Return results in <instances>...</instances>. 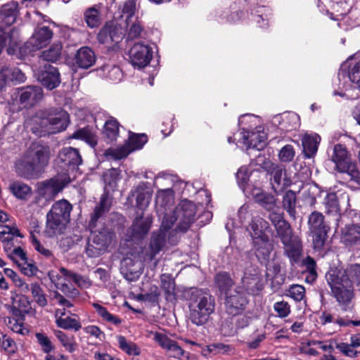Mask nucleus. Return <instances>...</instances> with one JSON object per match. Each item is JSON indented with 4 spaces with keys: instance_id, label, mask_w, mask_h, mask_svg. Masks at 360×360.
I'll return each mask as SVG.
<instances>
[{
    "instance_id": "nucleus-1",
    "label": "nucleus",
    "mask_w": 360,
    "mask_h": 360,
    "mask_svg": "<svg viewBox=\"0 0 360 360\" xmlns=\"http://www.w3.org/2000/svg\"><path fill=\"white\" fill-rule=\"evenodd\" d=\"M174 193L169 188L160 189L156 195L155 208L160 219L162 220L160 231L158 233H153L149 247L146 251V259L153 260L155 255L160 252L165 243V231L170 229L173 224V221H168L170 214V206L173 204Z\"/></svg>"
},
{
    "instance_id": "nucleus-2",
    "label": "nucleus",
    "mask_w": 360,
    "mask_h": 360,
    "mask_svg": "<svg viewBox=\"0 0 360 360\" xmlns=\"http://www.w3.org/2000/svg\"><path fill=\"white\" fill-rule=\"evenodd\" d=\"M69 121L68 112L61 108H51L39 112L25 121V127L39 136L56 134L66 129Z\"/></svg>"
},
{
    "instance_id": "nucleus-3",
    "label": "nucleus",
    "mask_w": 360,
    "mask_h": 360,
    "mask_svg": "<svg viewBox=\"0 0 360 360\" xmlns=\"http://www.w3.org/2000/svg\"><path fill=\"white\" fill-rule=\"evenodd\" d=\"M49 159L50 149L48 146L33 144L27 156L16 163V172L26 179L37 178L44 171Z\"/></svg>"
},
{
    "instance_id": "nucleus-4",
    "label": "nucleus",
    "mask_w": 360,
    "mask_h": 360,
    "mask_svg": "<svg viewBox=\"0 0 360 360\" xmlns=\"http://www.w3.org/2000/svg\"><path fill=\"white\" fill-rule=\"evenodd\" d=\"M269 219L275 226L278 236L284 245L285 254L291 260L297 262L301 255L302 245L299 237L293 236L290 226L281 214L271 212Z\"/></svg>"
},
{
    "instance_id": "nucleus-5",
    "label": "nucleus",
    "mask_w": 360,
    "mask_h": 360,
    "mask_svg": "<svg viewBox=\"0 0 360 360\" xmlns=\"http://www.w3.org/2000/svg\"><path fill=\"white\" fill-rule=\"evenodd\" d=\"M214 297L208 292L195 289L189 298L190 319L192 323L200 326L205 323L214 311Z\"/></svg>"
},
{
    "instance_id": "nucleus-6",
    "label": "nucleus",
    "mask_w": 360,
    "mask_h": 360,
    "mask_svg": "<svg viewBox=\"0 0 360 360\" xmlns=\"http://www.w3.org/2000/svg\"><path fill=\"white\" fill-rule=\"evenodd\" d=\"M326 278L342 309H349V304L354 297V288L351 281L341 277L338 268H330L326 274Z\"/></svg>"
},
{
    "instance_id": "nucleus-7",
    "label": "nucleus",
    "mask_w": 360,
    "mask_h": 360,
    "mask_svg": "<svg viewBox=\"0 0 360 360\" xmlns=\"http://www.w3.org/2000/svg\"><path fill=\"white\" fill-rule=\"evenodd\" d=\"M332 160L335 162L338 172L346 173L351 180L360 184V172L356 165L350 162L345 147L340 144L335 145L333 148Z\"/></svg>"
},
{
    "instance_id": "nucleus-8",
    "label": "nucleus",
    "mask_w": 360,
    "mask_h": 360,
    "mask_svg": "<svg viewBox=\"0 0 360 360\" xmlns=\"http://www.w3.org/2000/svg\"><path fill=\"white\" fill-rule=\"evenodd\" d=\"M196 205L188 200H181L168 221L177 222V229L185 232L195 219Z\"/></svg>"
},
{
    "instance_id": "nucleus-9",
    "label": "nucleus",
    "mask_w": 360,
    "mask_h": 360,
    "mask_svg": "<svg viewBox=\"0 0 360 360\" xmlns=\"http://www.w3.org/2000/svg\"><path fill=\"white\" fill-rule=\"evenodd\" d=\"M70 175L64 174L44 181L37 185L38 195L46 200H51L70 181Z\"/></svg>"
},
{
    "instance_id": "nucleus-10",
    "label": "nucleus",
    "mask_w": 360,
    "mask_h": 360,
    "mask_svg": "<svg viewBox=\"0 0 360 360\" xmlns=\"http://www.w3.org/2000/svg\"><path fill=\"white\" fill-rule=\"evenodd\" d=\"M308 225L314 248H321L324 245L328 231L324 223V217L320 212H312L309 217Z\"/></svg>"
},
{
    "instance_id": "nucleus-11",
    "label": "nucleus",
    "mask_w": 360,
    "mask_h": 360,
    "mask_svg": "<svg viewBox=\"0 0 360 360\" xmlns=\"http://www.w3.org/2000/svg\"><path fill=\"white\" fill-rule=\"evenodd\" d=\"M248 302L246 294L240 288L226 292L225 307L226 312L232 316L240 314Z\"/></svg>"
},
{
    "instance_id": "nucleus-12",
    "label": "nucleus",
    "mask_w": 360,
    "mask_h": 360,
    "mask_svg": "<svg viewBox=\"0 0 360 360\" xmlns=\"http://www.w3.org/2000/svg\"><path fill=\"white\" fill-rule=\"evenodd\" d=\"M146 141L145 134H133L130 136L127 144L116 148H109L106 151V155L114 159L120 160L126 158L132 151L141 149Z\"/></svg>"
},
{
    "instance_id": "nucleus-13",
    "label": "nucleus",
    "mask_w": 360,
    "mask_h": 360,
    "mask_svg": "<svg viewBox=\"0 0 360 360\" xmlns=\"http://www.w3.org/2000/svg\"><path fill=\"white\" fill-rule=\"evenodd\" d=\"M57 164L62 169L67 172L69 175L70 172H74L82 163V158L79 151L72 147L63 148L58 153Z\"/></svg>"
},
{
    "instance_id": "nucleus-14",
    "label": "nucleus",
    "mask_w": 360,
    "mask_h": 360,
    "mask_svg": "<svg viewBox=\"0 0 360 360\" xmlns=\"http://www.w3.org/2000/svg\"><path fill=\"white\" fill-rule=\"evenodd\" d=\"M152 49L142 43L135 44L129 51L130 62L139 68L146 67L152 58Z\"/></svg>"
},
{
    "instance_id": "nucleus-15",
    "label": "nucleus",
    "mask_w": 360,
    "mask_h": 360,
    "mask_svg": "<svg viewBox=\"0 0 360 360\" xmlns=\"http://www.w3.org/2000/svg\"><path fill=\"white\" fill-rule=\"evenodd\" d=\"M151 224L152 218L150 216L136 217L127 230L125 240L129 241L143 238L148 233Z\"/></svg>"
},
{
    "instance_id": "nucleus-16",
    "label": "nucleus",
    "mask_w": 360,
    "mask_h": 360,
    "mask_svg": "<svg viewBox=\"0 0 360 360\" xmlns=\"http://www.w3.org/2000/svg\"><path fill=\"white\" fill-rule=\"evenodd\" d=\"M348 70V77L352 84V88L360 91V54L356 53L351 56L341 66V73Z\"/></svg>"
},
{
    "instance_id": "nucleus-17",
    "label": "nucleus",
    "mask_w": 360,
    "mask_h": 360,
    "mask_svg": "<svg viewBox=\"0 0 360 360\" xmlns=\"http://www.w3.org/2000/svg\"><path fill=\"white\" fill-rule=\"evenodd\" d=\"M20 103L25 108L37 104L43 97L42 89L38 86H27L18 89Z\"/></svg>"
},
{
    "instance_id": "nucleus-18",
    "label": "nucleus",
    "mask_w": 360,
    "mask_h": 360,
    "mask_svg": "<svg viewBox=\"0 0 360 360\" xmlns=\"http://www.w3.org/2000/svg\"><path fill=\"white\" fill-rule=\"evenodd\" d=\"M241 136V142L247 146L248 149L250 148H257L260 150L266 145V134L261 127L257 128L254 131H242L240 132Z\"/></svg>"
},
{
    "instance_id": "nucleus-19",
    "label": "nucleus",
    "mask_w": 360,
    "mask_h": 360,
    "mask_svg": "<svg viewBox=\"0 0 360 360\" xmlns=\"http://www.w3.org/2000/svg\"><path fill=\"white\" fill-rule=\"evenodd\" d=\"M38 80L49 90L57 87L60 82L58 70L49 64H44V69L39 70Z\"/></svg>"
},
{
    "instance_id": "nucleus-20",
    "label": "nucleus",
    "mask_w": 360,
    "mask_h": 360,
    "mask_svg": "<svg viewBox=\"0 0 360 360\" xmlns=\"http://www.w3.org/2000/svg\"><path fill=\"white\" fill-rule=\"evenodd\" d=\"M154 340L165 350L170 357L181 359L184 355V350L177 343L169 338L165 334L161 333H155Z\"/></svg>"
},
{
    "instance_id": "nucleus-21",
    "label": "nucleus",
    "mask_w": 360,
    "mask_h": 360,
    "mask_svg": "<svg viewBox=\"0 0 360 360\" xmlns=\"http://www.w3.org/2000/svg\"><path fill=\"white\" fill-rule=\"evenodd\" d=\"M256 164L260 165L266 170H272L273 180L277 185L285 186L287 185L285 170L278 166L274 165L270 161L265 160L264 157L259 155L256 159Z\"/></svg>"
},
{
    "instance_id": "nucleus-22",
    "label": "nucleus",
    "mask_w": 360,
    "mask_h": 360,
    "mask_svg": "<svg viewBox=\"0 0 360 360\" xmlns=\"http://www.w3.org/2000/svg\"><path fill=\"white\" fill-rule=\"evenodd\" d=\"M124 36L122 28L117 27L113 22H108L98 34V39L101 43L110 41L118 42Z\"/></svg>"
},
{
    "instance_id": "nucleus-23",
    "label": "nucleus",
    "mask_w": 360,
    "mask_h": 360,
    "mask_svg": "<svg viewBox=\"0 0 360 360\" xmlns=\"http://www.w3.org/2000/svg\"><path fill=\"white\" fill-rule=\"evenodd\" d=\"M68 223V221L47 213L44 233L49 238L56 237L64 233Z\"/></svg>"
},
{
    "instance_id": "nucleus-24",
    "label": "nucleus",
    "mask_w": 360,
    "mask_h": 360,
    "mask_svg": "<svg viewBox=\"0 0 360 360\" xmlns=\"http://www.w3.org/2000/svg\"><path fill=\"white\" fill-rule=\"evenodd\" d=\"M52 35V32L47 27L37 29L27 41V46H31L32 51L41 49L50 41Z\"/></svg>"
},
{
    "instance_id": "nucleus-25",
    "label": "nucleus",
    "mask_w": 360,
    "mask_h": 360,
    "mask_svg": "<svg viewBox=\"0 0 360 360\" xmlns=\"http://www.w3.org/2000/svg\"><path fill=\"white\" fill-rule=\"evenodd\" d=\"M142 264L131 257H126L121 262L120 271L129 281L137 279L141 274Z\"/></svg>"
},
{
    "instance_id": "nucleus-26",
    "label": "nucleus",
    "mask_w": 360,
    "mask_h": 360,
    "mask_svg": "<svg viewBox=\"0 0 360 360\" xmlns=\"http://www.w3.org/2000/svg\"><path fill=\"white\" fill-rule=\"evenodd\" d=\"M252 240L253 248L257 257L259 259L266 260L273 250V245L268 236H255Z\"/></svg>"
},
{
    "instance_id": "nucleus-27",
    "label": "nucleus",
    "mask_w": 360,
    "mask_h": 360,
    "mask_svg": "<svg viewBox=\"0 0 360 360\" xmlns=\"http://www.w3.org/2000/svg\"><path fill=\"white\" fill-rule=\"evenodd\" d=\"M341 241L347 247L360 245V226L351 224L342 229Z\"/></svg>"
},
{
    "instance_id": "nucleus-28",
    "label": "nucleus",
    "mask_w": 360,
    "mask_h": 360,
    "mask_svg": "<svg viewBox=\"0 0 360 360\" xmlns=\"http://www.w3.org/2000/svg\"><path fill=\"white\" fill-rule=\"evenodd\" d=\"M18 4L11 1L1 6L0 8V19L2 23L7 26L14 24L18 16Z\"/></svg>"
},
{
    "instance_id": "nucleus-29",
    "label": "nucleus",
    "mask_w": 360,
    "mask_h": 360,
    "mask_svg": "<svg viewBox=\"0 0 360 360\" xmlns=\"http://www.w3.org/2000/svg\"><path fill=\"white\" fill-rule=\"evenodd\" d=\"M75 60L78 67L87 69L95 63L96 56L90 48L82 47L77 51Z\"/></svg>"
},
{
    "instance_id": "nucleus-30",
    "label": "nucleus",
    "mask_w": 360,
    "mask_h": 360,
    "mask_svg": "<svg viewBox=\"0 0 360 360\" xmlns=\"http://www.w3.org/2000/svg\"><path fill=\"white\" fill-rule=\"evenodd\" d=\"M318 6L321 11L326 10L329 12L330 10L333 12L331 15L336 13L337 16H342L348 10L347 3L343 0H318Z\"/></svg>"
},
{
    "instance_id": "nucleus-31",
    "label": "nucleus",
    "mask_w": 360,
    "mask_h": 360,
    "mask_svg": "<svg viewBox=\"0 0 360 360\" xmlns=\"http://www.w3.org/2000/svg\"><path fill=\"white\" fill-rule=\"evenodd\" d=\"M71 210V204L66 200H60L52 205L51 210L48 213L52 214V215L60 219H62L70 221Z\"/></svg>"
},
{
    "instance_id": "nucleus-32",
    "label": "nucleus",
    "mask_w": 360,
    "mask_h": 360,
    "mask_svg": "<svg viewBox=\"0 0 360 360\" xmlns=\"http://www.w3.org/2000/svg\"><path fill=\"white\" fill-rule=\"evenodd\" d=\"M321 137L317 134H305L302 139L303 150L307 158H311L317 151Z\"/></svg>"
},
{
    "instance_id": "nucleus-33",
    "label": "nucleus",
    "mask_w": 360,
    "mask_h": 360,
    "mask_svg": "<svg viewBox=\"0 0 360 360\" xmlns=\"http://www.w3.org/2000/svg\"><path fill=\"white\" fill-rule=\"evenodd\" d=\"M255 177L260 179V173L258 171L250 170L248 167L243 166L239 168L236 173V179L239 187L243 191L250 185L248 184L250 178Z\"/></svg>"
},
{
    "instance_id": "nucleus-34",
    "label": "nucleus",
    "mask_w": 360,
    "mask_h": 360,
    "mask_svg": "<svg viewBox=\"0 0 360 360\" xmlns=\"http://www.w3.org/2000/svg\"><path fill=\"white\" fill-rule=\"evenodd\" d=\"M269 224L267 221L264 220L262 218L256 216L252 217L251 222L247 227V230L249 232L252 239L255 238V236H262L266 235L264 231L268 229Z\"/></svg>"
},
{
    "instance_id": "nucleus-35",
    "label": "nucleus",
    "mask_w": 360,
    "mask_h": 360,
    "mask_svg": "<svg viewBox=\"0 0 360 360\" xmlns=\"http://www.w3.org/2000/svg\"><path fill=\"white\" fill-rule=\"evenodd\" d=\"M60 271L63 273V276L68 279L69 283L73 282L77 287L82 289L89 288L92 285L91 281L86 276L76 274L63 267H61Z\"/></svg>"
},
{
    "instance_id": "nucleus-36",
    "label": "nucleus",
    "mask_w": 360,
    "mask_h": 360,
    "mask_svg": "<svg viewBox=\"0 0 360 360\" xmlns=\"http://www.w3.org/2000/svg\"><path fill=\"white\" fill-rule=\"evenodd\" d=\"M125 21L128 28L127 34L128 39H134L142 36L144 32V26L139 18L126 19Z\"/></svg>"
},
{
    "instance_id": "nucleus-37",
    "label": "nucleus",
    "mask_w": 360,
    "mask_h": 360,
    "mask_svg": "<svg viewBox=\"0 0 360 360\" xmlns=\"http://www.w3.org/2000/svg\"><path fill=\"white\" fill-rule=\"evenodd\" d=\"M338 271L341 277L349 279L352 285L356 284L360 286V264H350L345 269H338Z\"/></svg>"
},
{
    "instance_id": "nucleus-38",
    "label": "nucleus",
    "mask_w": 360,
    "mask_h": 360,
    "mask_svg": "<svg viewBox=\"0 0 360 360\" xmlns=\"http://www.w3.org/2000/svg\"><path fill=\"white\" fill-rule=\"evenodd\" d=\"M133 195L136 198L137 207L144 210L148 206L152 194L149 191L139 186L134 191Z\"/></svg>"
},
{
    "instance_id": "nucleus-39",
    "label": "nucleus",
    "mask_w": 360,
    "mask_h": 360,
    "mask_svg": "<svg viewBox=\"0 0 360 360\" xmlns=\"http://www.w3.org/2000/svg\"><path fill=\"white\" fill-rule=\"evenodd\" d=\"M113 237V233L108 229H103L102 231L94 233L93 243L96 245H98L100 248L105 250L110 244Z\"/></svg>"
},
{
    "instance_id": "nucleus-40",
    "label": "nucleus",
    "mask_w": 360,
    "mask_h": 360,
    "mask_svg": "<svg viewBox=\"0 0 360 360\" xmlns=\"http://www.w3.org/2000/svg\"><path fill=\"white\" fill-rule=\"evenodd\" d=\"M54 335L63 345V347L69 352H74L77 350L78 345L74 336L68 335L61 330H55Z\"/></svg>"
},
{
    "instance_id": "nucleus-41",
    "label": "nucleus",
    "mask_w": 360,
    "mask_h": 360,
    "mask_svg": "<svg viewBox=\"0 0 360 360\" xmlns=\"http://www.w3.org/2000/svg\"><path fill=\"white\" fill-rule=\"evenodd\" d=\"M100 75L112 82L122 80L123 74L121 69L116 65H105L101 69Z\"/></svg>"
},
{
    "instance_id": "nucleus-42",
    "label": "nucleus",
    "mask_w": 360,
    "mask_h": 360,
    "mask_svg": "<svg viewBox=\"0 0 360 360\" xmlns=\"http://www.w3.org/2000/svg\"><path fill=\"white\" fill-rule=\"evenodd\" d=\"M119 348L129 355L137 356L140 354V349L137 345L128 341L124 336L118 335L116 337Z\"/></svg>"
},
{
    "instance_id": "nucleus-43",
    "label": "nucleus",
    "mask_w": 360,
    "mask_h": 360,
    "mask_svg": "<svg viewBox=\"0 0 360 360\" xmlns=\"http://www.w3.org/2000/svg\"><path fill=\"white\" fill-rule=\"evenodd\" d=\"M30 292L34 301L41 307H44L48 304L46 295L42 288L37 283L30 285Z\"/></svg>"
},
{
    "instance_id": "nucleus-44",
    "label": "nucleus",
    "mask_w": 360,
    "mask_h": 360,
    "mask_svg": "<svg viewBox=\"0 0 360 360\" xmlns=\"http://www.w3.org/2000/svg\"><path fill=\"white\" fill-rule=\"evenodd\" d=\"M11 193L19 199H24L31 193V188L20 181H14L9 186Z\"/></svg>"
},
{
    "instance_id": "nucleus-45",
    "label": "nucleus",
    "mask_w": 360,
    "mask_h": 360,
    "mask_svg": "<svg viewBox=\"0 0 360 360\" xmlns=\"http://www.w3.org/2000/svg\"><path fill=\"white\" fill-rule=\"evenodd\" d=\"M62 44L60 43H55L46 51L42 52L40 58L43 61L55 62L61 53Z\"/></svg>"
},
{
    "instance_id": "nucleus-46",
    "label": "nucleus",
    "mask_w": 360,
    "mask_h": 360,
    "mask_svg": "<svg viewBox=\"0 0 360 360\" xmlns=\"http://www.w3.org/2000/svg\"><path fill=\"white\" fill-rule=\"evenodd\" d=\"M295 205H296V195L292 191H288L285 193L283 198V206L289 214L295 218Z\"/></svg>"
},
{
    "instance_id": "nucleus-47",
    "label": "nucleus",
    "mask_w": 360,
    "mask_h": 360,
    "mask_svg": "<svg viewBox=\"0 0 360 360\" xmlns=\"http://www.w3.org/2000/svg\"><path fill=\"white\" fill-rule=\"evenodd\" d=\"M110 206V199L106 194H103L101 198L99 205L95 208L94 214L91 218V224H94L103 213L108 211Z\"/></svg>"
},
{
    "instance_id": "nucleus-48",
    "label": "nucleus",
    "mask_w": 360,
    "mask_h": 360,
    "mask_svg": "<svg viewBox=\"0 0 360 360\" xmlns=\"http://www.w3.org/2000/svg\"><path fill=\"white\" fill-rule=\"evenodd\" d=\"M56 323L58 327L65 330L72 329L75 331H77L82 328V325L79 321L70 316L59 318L58 321H56Z\"/></svg>"
},
{
    "instance_id": "nucleus-49",
    "label": "nucleus",
    "mask_w": 360,
    "mask_h": 360,
    "mask_svg": "<svg viewBox=\"0 0 360 360\" xmlns=\"http://www.w3.org/2000/svg\"><path fill=\"white\" fill-rule=\"evenodd\" d=\"M73 137L84 140L91 146H94L97 143L95 134L89 128H83L75 131Z\"/></svg>"
},
{
    "instance_id": "nucleus-50",
    "label": "nucleus",
    "mask_w": 360,
    "mask_h": 360,
    "mask_svg": "<svg viewBox=\"0 0 360 360\" xmlns=\"http://www.w3.org/2000/svg\"><path fill=\"white\" fill-rule=\"evenodd\" d=\"M119 131V124L116 120L110 119L105 122L104 134L110 141L115 140Z\"/></svg>"
},
{
    "instance_id": "nucleus-51",
    "label": "nucleus",
    "mask_w": 360,
    "mask_h": 360,
    "mask_svg": "<svg viewBox=\"0 0 360 360\" xmlns=\"http://www.w3.org/2000/svg\"><path fill=\"white\" fill-rule=\"evenodd\" d=\"M283 129L286 131H291L299 126V116L295 113H288L285 115L283 118Z\"/></svg>"
},
{
    "instance_id": "nucleus-52",
    "label": "nucleus",
    "mask_w": 360,
    "mask_h": 360,
    "mask_svg": "<svg viewBox=\"0 0 360 360\" xmlns=\"http://www.w3.org/2000/svg\"><path fill=\"white\" fill-rule=\"evenodd\" d=\"M259 282V278L257 274L252 275L251 277H248L246 275L242 278V283L243 288L248 294H253L257 291V284Z\"/></svg>"
},
{
    "instance_id": "nucleus-53",
    "label": "nucleus",
    "mask_w": 360,
    "mask_h": 360,
    "mask_svg": "<svg viewBox=\"0 0 360 360\" xmlns=\"http://www.w3.org/2000/svg\"><path fill=\"white\" fill-rule=\"evenodd\" d=\"M16 236L20 238H22V235L20 233L18 229L13 224L9 222L8 224L3 226L0 225V240H3L4 238H10Z\"/></svg>"
},
{
    "instance_id": "nucleus-54",
    "label": "nucleus",
    "mask_w": 360,
    "mask_h": 360,
    "mask_svg": "<svg viewBox=\"0 0 360 360\" xmlns=\"http://www.w3.org/2000/svg\"><path fill=\"white\" fill-rule=\"evenodd\" d=\"M215 282L221 291L228 292V290L232 286L233 281L226 273H219L215 277Z\"/></svg>"
},
{
    "instance_id": "nucleus-55",
    "label": "nucleus",
    "mask_w": 360,
    "mask_h": 360,
    "mask_svg": "<svg viewBox=\"0 0 360 360\" xmlns=\"http://www.w3.org/2000/svg\"><path fill=\"white\" fill-rule=\"evenodd\" d=\"M94 309L97 314L101 316L104 320L117 325L120 323V319L117 316L111 314L105 307H102L99 304H93Z\"/></svg>"
},
{
    "instance_id": "nucleus-56",
    "label": "nucleus",
    "mask_w": 360,
    "mask_h": 360,
    "mask_svg": "<svg viewBox=\"0 0 360 360\" xmlns=\"http://www.w3.org/2000/svg\"><path fill=\"white\" fill-rule=\"evenodd\" d=\"M207 351L213 354H229L233 353V348L229 345L216 343L208 345Z\"/></svg>"
},
{
    "instance_id": "nucleus-57",
    "label": "nucleus",
    "mask_w": 360,
    "mask_h": 360,
    "mask_svg": "<svg viewBox=\"0 0 360 360\" xmlns=\"http://www.w3.org/2000/svg\"><path fill=\"white\" fill-rule=\"evenodd\" d=\"M59 271H60L59 270ZM49 277L56 288L61 291H63V287L68 285V284L66 283V282H68V279L63 276L62 272L58 274L55 271H51L49 272Z\"/></svg>"
},
{
    "instance_id": "nucleus-58",
    "label": "nucleus",
    "mask_w": 360,
    "mask_h": 360,
    "mask_svg": "<svg viewBox=\"0 0 360 360\" xmlns=\"http://www.w3.org/2000/svg\"><path fill=\"white\" fill-rule=\"evenodd\" d=\"M287 295L295 302H300L305 297V288L300 285H292L288 290Z\"/></svg>"
},
{
    "instance_id": "nucleus-59",
    "label": "nucleus",
    "mask_w": 360,
    "mask_h": 360,
    "mask_svg": "<svg viewBox=\"0 0 360 360\" xmlns=\"http://www.w3.org/2000/svg\"><path fill=\"white\" fill-rule=\"evenodd\" d=\"M35 337L38 343L41 346L42 351L44 353L49 354L51 351L53 350L54 346L46 335L37 333H36Z\"/></svg>"
},
{
    "instance_id": "nucleus-60",
    "label": "nucleus",
    "mask_w": 360,
    "mask_h": 360,
    "mask_svg": "<svg viewBox=\"0 0 360 360\" xmlns=\"http://www.w3.org/2000/svg\"><path fill=\"white\" fill-rule=\"evenodd\" d=\"M84 18L87 25L89 27L94 28L97 27L100 23V18L98 12L94 8H89L85 14Z\"/></svg>"
},
{
    "instance_id": "nucleus-61",
    "label": "nucleus",
    "mask_w": 360,
    "mask_h": 360,
    "mask_svg": "<svg viewBox=\"0 0 360 360\" xmlns=\"http://www.w3.org/2000/svg\"><path fill=\"white\" fill-rule=\"evenodd\" d=\"M243 193L248 196H252L255 202L261 198L266 193L264 192L260 186V184L255 183V184H250Z\"/></svg>"
},
{
    "instance_id": "nucleus-62",
    "label": "nucleus",
    "mask_w": 360,
    "mask_h": 360,
    "mask_svg": "<svg viewBox=\"0 0 360 360\" xmlns=\"http://www.w3.org/2000/svg\"><path fill=\"white\" fill-rule=\"evenodd\" d=\"M323 203L328 212H338V198L335 193H327L324 198Z\"/></svg>"
},
{
    "instance_id": "nucleus-63",
    "label": "nucleus",
    "mask_w": 360,
    "mask_h": 360,
    "mask_svg": "<svg viewBox=\"0 0 360 360\" xmlns=\"http://www.w3.org/2000/svg\"><path fill=\"white\" fill-rule=\"evenodd\" d=\"M103 180L109 187L114 189L117 186V181L119 180L118 171L115 169L108 170L104 174Z\"/></svg>"
},
{
    "instance_id": "nucleus-64",
    "label": "nucleus",
    "mask_w": 360,
    "mask_h": 360,
    "mask_svg": "<svg viewBox=\"0 0 360 360\" xmlns=\"http://www.w3.org/2000/svg\"><path fill=\"white\" fill-rule=\"evenodd\" d=\"M256 202L269 211L272 210L276 206V199L274 196L267 193L257 200Z\"/></svg>"
}]
</instances>
